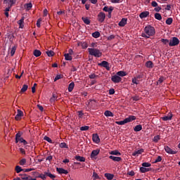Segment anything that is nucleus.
<instances>
[{"label":"nucleus","instance_id":"nucleus-1","mask_svg":"<svg viewBox=\"0 0 180 180\" xmlns=\"http://www.w3.org/2000/svg\"><path fill=\"white\" fill-rule=\"evenodd\" d=\"M155 34V29L151 25L146 26L144 28V32L141 34L142 37H146V39H150L151 36Z\"/></svg>","mask_w":180,"mask_h":180},{"label":"nucleus","instance_id":"nucleus-21","mask_svg":"<svg viewBox=\"0 0 180 180\" xmlns=\"http://www.w3.org/2000/svg\"><path fill=\"white\" fill-rule=\"evenodd\" d=\"M18 23L19 25V27L20 29H23L24 27V25L23 23H25V17H22L20 20L18 21Z\"/></svg>","mask_w":180,"mask_h":180},{"label":"nucleus","instance_id":"nucleus-22","mask_svg":"<svg viewBox=\"0 0 180 180\" xmlns=\"http://www.w3.org/2000/svg\"><path fill=\"white\" fill-rule=\"evenodd\" d=\"M56 171L58 172V174H65V175H67V174H68V171L63 168H57Z\"/></svg>","mask_w":180,"mask_h":180},{"label":"nucleus","instance_id":"nucleus-58","mask_svg":"<svg viewBox=\"0 0 180 180\" xmlns=\"http://www.w3.org/2000/svg\"><path fill=\"white\" fill-rule=\"evenodd\" d=\"M133 84H136V85L139 84V79L137 78L132 79Z\"/></svg>","mask_w":180,"mask_h":180},{"label":"nucleus","instance_id":"nucleus-25","mask_svg":"<svg viewBox=\"0 0 180 180\" xmlns=\"http://www.w3.org/2000/svg\"><path fill=\"white\" fill-rule=\"evenodd\" d=\"M104 116L106 117H113V112L109 110H105L104 112Z\"/></svg>","mask_w":180,"mask_h":180},{"label":"nucleus","instance_id":"nucleus-31","mask_svg":"<svg viewBox=\"0 0 180 180\" xmlns=\"http://www.w3.org/2000/svg\"><path fill=\"white\" fill-rule=\"evenodd\" d=\"M65 59L67 61H71V60H72V55H70L69 53H65Z\"/></svg>","mask_w":180,"mask_h":180},{"label":"nucleus","instance_id":"nucleus-34","mask_svg":"<svg viewBox=\"0 0 180 180\" xmlns=\"http://www.w3.org/2000/svg\"><path fill=\"white\" fill-rule=\"evenodd\" d=\"M143 129V127L141 125H136L134 128V131H141Z\"/></svg>","mask_w":180,"mask_h":180},{"label":"nucleus","instance_id":"nucleus-54","mask_svg":"<svg viewBox=\"0 0 180 180\" xmlns=\"http://www.w3.org/2000/svg\"><path fill=\"white\" fill-rule=\"evenodd\" d=\"M161 161H162V158H161V156H158L155 160V162H161Z\"/></svg>","mask_w":180,"mask_h":180},{"label":"nucleus","instance_id":"nucleus-64","mask_svg":"<svg viewBox=\"0 0 180 180\" xmlns=\"http://www.w3.org/2000/svg\"><path fill=\"white\" fill-rule=\"evenodd\" d=\"M19 150L21 154H26V151L25 150L24 148H20Z\"/></svg>","mask_w":180,"mask_h":180},{"label":"nucleus","instance_id":"nucleus-8","mask_svg":"<svg viewBox=\"0 0 180 180\" xmlns=\"http://www.w3.org/2000/svg\"><path fill=\"white\" fill-rule=\"evenodd\" d=\"M111 80L114 84H119L122 81V77H119L117 74L115 75L112 76Z\"/></svg>","mask_w":180,"mask_h":180},{"label":"nucleus","instance_id":"nucleus-11","mask_svg":"<svg viewBox=\"0 0 180 180\" xmlns=\"http://www.w3.org/2000/svg\"><path fill=\"white\" fill-rule=\"evenodd\" d=\"M98 65L100 67H103L104 68L107 69L108 71H109V70H110V68L109 67V63H108L105 60H103L101 63H98Z\"/></svg>","mask_w":180,"mask_h":180},{"label":"nucleus","instance_id":"nucleus-41","mask_svg":"<svg viewBox=\"0 0 180 180\" xmlns=\"http://www.w3.org/2000/svg\"><path fill=\"white\" fill-rule=\"evenodd\" d=\"M82 19L84 23H85L86 25H89L91 23V20H89L88 19V18H84L83 17Z\"/></svg>","mask_w":180,"mask_h":180},{"label":"nucleus","instance_id":"nucleus-60","mask_svg":"<svg viewBox=\"0 0 180 180\" xmlns=\"http://www.w3.org/2000/svg\"><path fill=\"white\" fill-rule=\"evenodd\" d=\"M41 23V18H39V19H38V20L37 21V26L38 27H40Z\"/></svg>","mask_w":180,"mask_h":180},{"label":"nucleus","instance_id":"nucleus-16","mask_svg":"<svg viewBox=\"0 0 180 180\" xmlns=\"http://www.w3.org/2000/svg\"><path fill=\"white\" fill-rule=\"evenodd\" d=\"M109 158H110V160L115 161V162H120V161H122V158H120V157L110 155V156H109Z\"/></svg>","mask_w":180,"mask_h":180},{"label":"nucleus","instance_id":"nucleus-15","mask_svg":"<svg viewBox=\"0 0 180 180\" xmlns=\"http://www.w3.org/2000/svg\"><path fill=\"white\" fill-rule=\"evenodd\" d=\"M92 140L94 143L98 144L101 141V139H99V136H98V134H94L92 136Z\"/></svg>","mask_w":180,"mask_h":180},{"label":"nucleus","instance_id":"nucleus-50","mask_svg":"<svg viewBox=\"0 0 180 180\" xmlns=\"http://www.w3.org/2000/svg\"><path fill=\"white\" fill-rule=\"evenodd\" d=\"M93 177L94 178V180H96V179H101L99 178V175H98V174H96V172H93Z\"/></svg>","mask_w":180,"mask_h":180},{"label":"nucleus","instance_id":"nucleus-42","mask_svg":"<svg viewBox=\"0 0 180 180\" xmlns=\"http://www.w3.org/2000/svg\"><path fill=\"white\" fill-rule=\"evenodd\" d=\"M59 147L60 148H68V146H67V143H65V142L60 143Z\"/></svg>","mask_w":180,"mask_h":180},{"label":"nucleus","instance_id":"nucleus-5","mask_svg":"<svg viewBox=\"0 0 180 180\" xmlns=\"http://www.w3.org/2000/svg\"><path fill=\"white\" fill-rule=\"evenodd\" d=\"M15 143H22L24 146L27 144V141L22 138V134H20V132L15 134Z\"/></svg>","mask_w":180,"mask_h":180},{"label":"nucleus","instance_id":"nucleus-29","mask_svg":"<svg viewBox=\"0 0 180 180\" xmlns=\"http://www.w3.org/2000/svg\"><path fill=\"white\" fill-rule=\"evenodd\" d=\"M111 155H122V153L119 150H112L109 153Z\"/></svg>","mask_w":180,"mask_h":180},{"label":"nucleus","instance_id":"nucleus-36","mask_svg":"<svg viewBox=\"0 0 180 180\" xmlns=\"http://www.w3.org/2000/svg\"><path fill=\"white\" fill-rule=\"evenodd\" d=\"M92 37H94V39H98V37H101V33H99V32H93Z\"/></svg>","mask_w":180,"mask_h":180},{"label":"nucleus","instance_id":"nucleus-32","mask_svg":"<svg viewBox=\"0 0 180 180\" xmlns=\"http://www.w3.org/2000/svg\"><path fill=\"white\" fill-rule=\"evenodd\" d=\"M74 86H75V84H74V82H72L68 86V91L70 92H72V90L74 89Z\"/></svg>","mask_w":180,"mask_h":180},{"label":"nucleus","instance_id":"nucleus-51","mask_svg":"<svg viewBox=\"0 0 180 180\" xmlns=\"http://www.w3.org/2000/svg\"><path fill=\"white\" fill-rule=\"evenodd\" d=\"M61 78H63V75H58L56 76V77L54 79V82H56V81H58V79H61Z\"/></svg>","mask_w":180,"mask_h":180},{"label":"nucleus","instance_id":"nucleus-44","mask_svg":"<svg viewBox=\"0 0 180 180\" xmlns=\"http://www.w3.org/2000/svg\"><path fill=\"white\" fill-rule=\"evenodd\" d=\"M174 20H172V18H169L166 20V25H172V22Z\"/></svg>","mask_w":180,"mask_h":180},{"label":"nucleus","instance_id":"nucleus-37","mask_svg":"<svg viewBox=\"0 0 180 180\" xmlns=\"http://www.w3.org/2000/svg\"><path fill=\"white\" fill-rule=\"evenodd\" d=\"M155 18L157 19V20H161L162 19V16H161V14L156 13H155Z\"/></svg>","mask_w":180,"mask_h":180},{"label":"nucleus","instance_id":"nucleus-33","mask_svg":"<svg viewBox=\"0 0 180 180\" xmlns=\"http://www.w3.org/2000/svg\"><path fill=\"white\" fill-rule=\"evenodd\" d=\"M117 75L119 77H126V75H127V73H126V72L124 71H119L117 72Z\"/></svg>","mask_w":180,"mask_h":180},{"label":"nucleus","instance_id":"nucleus-19","mask_svg":"<svg viewBox=\"0 0 180 180\" xmlns=\"http://www.w3.org/2000/svg\"><path fill=\"white\" fill-rule=\"evenodd\" d=\"M113 9H114V8H113V6H110V7H108V6H105L103 8V11H104V12H108V13H112V12H113Z\"/></svg>","mask_w":180,"mask_h":180},{"label":"nucleus","instance_id":"nucleus-4","mask_svg":"<svg viewBox=\"0 0 180 180\" xmlns=\"http://www.w3.org/2000/svg\"><path fill=\"white\" fill-rule=\"evenodd\" d=\"M47 176L51 178V179H54L56 178V175L51 174L50 172H45L44 174H40L38 176V178H41V179L46 180L47 179Z\"/></svg>","mask_w":180,"mask_h":180},{"label":"nucleus","instance_id":"nucleus-59","mask_svg":"<svg viewBox=\"0 0 180 180\" xmlns=\"http://www.w3.org/2000/svg\"><path fill=\"white\" fill-rule=\"evenodd\" d=\"M154 11L155 12H160V11H161V6H156L155 8H154Z\"/></svg>","mask_w":180,"mask_h":180},{"label":"nucleus","instance_id":"nucleus-57","mask_svg":"<svg viewBox=\"0 0 180 180\" xmlns=\"http://www.w3.org/2000/svg\"><path fill=\"white\" fill-rule=\"evenodd\" d=\"M89 77L90 79H95V78H96V75L93 73V74L90 75Z\"/></svg>","mask_w":180,"mask_h":180},{"label":"nucleus","instance_id":"nucleus-47","mask_svg":"<svg viewBox=\"0 0 180 180\" xmlns=\"http://www.w3.org/2000/svg\"><path fill=\"white\" fill-rule=\"evenodd\" d=\"M80 45L82 46V49H87L88 48V44H86V42H81Z\"/></svg>","mask_w":180,"mask_h":180},{"label":"nucleus","instance_id":"nucleus-35","mask_svg":"<svg viewBox=\"0 0 180 180\" xmlns=\"http://www.w3.org/2000/svg\"><path fill=\"white\" fill-rule=\"evenodd\" d=\"M146 67H147V68H153V62L150 60L146 62Z\"/></svg>","mask_w":180,"mask_h":180},{"label":"nucleus","instance_id":"nucleus-28","mask_svg":"<svg viewBox=\"0 0 180 180\" xmlns=\"http://www.w3.org/2000/svg\"><path fill=\"white\" fill-rule=\"evenodd\" d=\"M75 160L79 161L80 162H85V158L82 156H75Z\"/></svg>","mask_w":180,"mask_h":180},{"label":"nucleus","instance_id":"nucleus-30","mask_svg":"<svg viewBox=\"0 0 180 180\" xmlns=\"http://www.w3.org/2000/svg\"><path fill=\"white\" fill-rule=\"evenodd\" d=\"M24 7L27 9V11H30V9L33 8V4H32V3L25 4Z\"/></svg>","mask_w":180,"mask_h":180},{"label":"nucleus","instance_id":"nucleus-45","mask_svg":"<svg viewBox=\"0 0 180 180\" xmlns=\"http://www.w3.org/2000/svg\"><path fill=\"white\" fill-rule=\"evenodd\" d=\"M46 54H47L48 57H53V56H54V51H47Z\"/></svg>","mask_w":180,"mask_h":180},{"label":"nucleus","instance_id":"nucleus-52","mask_svg":"<svg viewBox=\"0 0 180 180\" xmlns=\"http://www.w3.org/2000/svg\"><path fill=\"white\" fill-rule=\"evenodd\" d=\"M26 164V159L22 158L20 161V165H25Z\"/></svg>","mask_w":180,"mask_h":180},{"label":"nucleus","instance_id":"nucleus-13","mask_svg":"<svg viewBox=\"0 0 180 180\" xmlns=\"http://www.w3.org/2000/svg\"><path fill=\"white\" fill-rule=\"evenodd\" d=\"M172 112H169L167 114V115L166 116H164V117H162V120L164 121V122H167L168 120H172Z\"/></svg>","mask_w":180,"mask_h":180},{"label":"nucleus","instance_id":"nucleus-40","mask_svg":"<svg viewBox=\"0 0 180 180\" xmlns=\"http://www.w3.org/2000/svg\"><path fill=\"white\" fill-rule=\"evenodd\" d=\"M160 139H161V136H160V135H157L154 136L153 141L154 143H158V141H160Z\"/></svg>","mask_w":180,"mask_h":180},{"label":"nucleus","instance_id":"nucleus-49","mask_svg":"<svg viewBox=\"0 0 180 180\" xmlns=\"http://www.w3.org/2000/svg\"><path fill=\"white\" fill-rule=\"evenodd\" d=\"M80 130L82 131H86V130H89V126H84V127H82L80 128Z\"/></svg>","mask_w":180,"mask_h":180},{"label":"nucleus","instance_id":"nucleus-14","mask_svg":"<svg viewBox=\"0 0 180 180\" xmlns=\"http://www.w3.org/2000/svg\"><path fill=\"white\" fill-rule=\"evenodd\" d=\"M4 4L12 7L16 4V0H4Z\"/></svg>","mask_w":180,"mask_h":180},{"label":"nucleus","instance_id":"nucleus-53","mask_svg":"<svg viewBox=\"0 0 180 180\" xmlns=\"http://www.w3.org/2000/svg\"><path fill=\"white\" fill-rule=\"evenodd\" d=\"M21 179H23V180H29V176H27V174H22L21 176Z\"/></svg>","mask_w":180,"mask_h":180},{"label":"nucleus","instance_id":"nucleus-10","mask_svg":"<svg viewBox=\"0 0 180 180\" xmlns=\"http://www.w3.org/2000/svg\"><path fill=\"white\" fill-rule=\"evenodd\" d=\"M165 150L167 154L172 155L176 154V153H178V151L172 150L171 148H169V146H165Z\"/></svg>","mask_w":180,"mask_h":180},{"label":"nucleus","instance_id":"nucleus-55","mask_svg":"<svg viewBox=\"0 0 180 180\" xmlns=\"http://www.w3.org/2000/svg\"><path fill=\"white\" fill-rule=\"evenodd\" d=\"M164 77H160V79L158 80V84H162V82H164Z\"/></svg>","mask_w":180,"mask_h":180},{"label":"nucleus","instance_id":"nucleus-3","mask_svg":"<svg viewBox=\"0 0 180 180\" xmlns=\"http://www.w3.org/2000/svg\"><path fill=\"white\" fill-rule=\"evenodd\" d=\"M133 120H136V116L130 115L129 117L125 118L122 121L116 122V124H120V126H123V124H126V123H130V122H133Z\"/></svg>","mask_w":180,"mask_h":180},{"label":"nucleus","instance_id":"nucleus-23","mask_svg":"<svg viewBox=\"0 0 180 180\" xmlns=\"http://www.w3.org/2000/svg\"><path fill=\"white\" fill-rule=\"evenodd\" d=\"M104 176H105L107 179H108V180H112V179H113V178H115V175H114V174H110V173H105V174H104Z\"/></svg>","mask_w":180,"mask_h":180},{"label":"nucleus","instance_id":"nucleus-38","mask_svg":"<svg viewBox=\"0 0 180 180\" xmlns=\"http://www.w3.org/2000/svg\"><path fill=\"white\" fill-rule=\"evenodd\" d=\"M16 52V46H13L11 50V56L13 57L15 56V53Z\"/></svg>","mask_w":180,"mask_h":180},{"label":"nucleus","instance_id":"nucleus-20","mask_svg":"<svg viewBox=\"0 0 180 180\" xmlns=\"http://www.w3.org/2000/svg\"><path fill=\"white\" fill-rule=\"evenodd\" d=\"M127 23V18H122L120 22L118 23L119 26L121 27H124V25Z\"/></svg>","mask_w":180,"mask_h":180},{"label":"nucleus","instance_id":"nucleus-46","mask_svg":"<svg viewBox=\"0 0 180 180\" xmlns=\"http://www.w3.org/2000/svg\"><path fill=\"white\" fill-rule=\"evenodd\" d=\"M29 86H27V84H24L22 86V88L21 89V92H26L27 91V88Z\"/></svg>","mask_w":180,"mask_h":180},{"label":"nucleus","instance_id":"nucleus-18","mask_svg":"<svg viewBox=\"0 0 180 180\" xmlns=\"http://www.w3.org/2000/svg\"><path fill=\"white\" fill-rule=\"evenodd\" d=\"M149 15H150V12H148V11H143V12L140 13L139 18L141 19H144L145 18H147L148 16H149Z\"/></svg>","mask_w":180,"mask_h":180},{"label":"nucleus","instance_id":"nucleus-26","mask_svg":"<svg viewBox=\"0 0 180 180\" xmlns=\"http://www.w3.org/2000/svg\"><path fill=\"white\" fill-rule=\"evenodd\" d=\"M140 171L142 174H144L146 172H149V171H151L150 168H146L144 167H140Z\"/></svg>","mask_w":180,"mask_h":180},{"label":"nucleus","instance_id":"nucleus-63","mask_svg":"<svg viewBox=\"0 0 180 180\" xmlns=\"http://www.w3.org/2000/svg\"><path fill=\"white\" fill-rule=\"evenodd\" d=\"M77 113H78L79 117L80 118L82 117V116H84V112H82V111H78Z\"/></svg>","mask_w":180,"mask_h":180},{"label":"nucleus","instance_id":"nucleus-17","mask_svg":"<svg viewBox=\"0 0 180 180\" xmlns=\"http://www.w3.org/2000/svg\"><path fill=\"white\" fill-rule=\"evenodd\" d=\"M143 153H144V149H139L138 150L134 151L132 153L133 157H139V155H140V154H143Z\"/></svg>","mask_w":180,"mask_h":180},{"label":"nucleus","instance_id":"nucleus-43","mask_svg":"<svg viewBox=\"0 0 180 180\" xmlns=\"http://www.w3.org/2000/svg\"><path fill=\"white\" fill-rule=\"evenodd\" d=\"M15 172H17V174H19L20 172H22V171H23V169H22V167L20 166H16L15 167Z\"/></svg>","mask_w":180,"mask_h":180},{"label":"nucleus","instance_id":"nucleus-39","mask_svg":"<svg viewBox=\"0 0 180 180\" xmlns=\"http://www.w3.org/2000/svg\"><path fill=\"white\" fill-rule=\"evenodd\" d=\"M161 41L165 46H167L168 44H169V40L167 39H162Z\"/></svg>","mask_w":180,"mask_h":180},{"label":"nucleus","instance_id":"nucleus-6","mask_svg":"<svg viewBox=\"0 0 180 180\" xmlns=\"http://www.w3.org/2000/svg\"><path fill=\"white\" fill-rule=\"evenodd\" d=\"M179 44V39L176 37H173L169 42V47H174Z\"/></svg>","mask_w":180,"mask_h":180},{"label":"nucleus","instance_id":"nucleus-12","mask_svg":"<svg viewBox=\"0 0 180 180\" xmlns=\"http://www.w3.org/2000/svg\"><path fill=\"white\" fill-rule=\"evenodd\" d=\"M23 116V112L20 110H17V115L15 117V120H20Z\"/></svg>","mask_w":180,"mask_h":180},{"label":"nucleus","instance_id":"nucleus-24","mask_svg":"<svg viewBox=\"0 0 180 180\" xmlns=\"http://www.w3.org/2000/svg\"><path fill=\"white\" fill-rule=\"evenodd\" d=\"M89 108H95V105H96V101L95 100H90L88 103Z\"/></svg>","mask_w":180,"mask_h":180},{"label":"nucleus","instance_id":"nucleus-62","mask_svg":"<svg viewBox=\"0 0 180 180\" xmlns=\"http://www.w3.org/2000/svg\"><path fill=\"white\" fill-rule=\"evenodd\" d=\"M127 175H129V176H134L135 173L134 171H131L127 173Z\"/></svg>","mask_w":180,"mask_h":180},{"label":"nucleus","instance_id":"nucleus-48","mask_svg":"<svg viewBox=\"0 0 180 180\" xmlns=\"http://www.w3.org/2000/svg\"><path fill=\"white\" fill-rule=\"evenodd\" d=\"M142 167H143L145 168H148L149 167H151V163L143 162V163H142Z\"/></svg>","mask_w":180,"mask_h":180},{"label":"nucleus","instance_id":"nucleus-56","mask_svg":"<svg viewBox=\"0 0 180 180\" xmlns=\"http://www.w3.org/2000/svg\"><path fill=\"white\" fill-rule=\"evenodd\" d=\"M151 6H152L153 8H157V6H158V3H157V1H152Z\"/></svg>","mask_w":180,"mask_h":180},{"label":"nucleus","instance_id":"nucleus-27","mask_svg":"<svg viewBox=\"0 0 180 180\" xmlns=\"http://www.w3.org/2000/svg\"><path fill=\"white\" fill-rule=\"evenodd\" d=\"M34 57H40L41 56V51L40 50H34L33 52Z\"/></svg>","mask_w":180,"mask_h":180},{"label":"nucleus","instance_id":"nucleus-61","mask_svg":"<svg viewBox=\"0 0 180 180\" xmlns=\"http://www.w3.org/2000/svg\"><path fill=\"white\" fill-rule=\"evenodd\" d=\"M44 139L46 140V141H48V143H51V139L49 136H45Z\"/></svg>","mask_w":180,"mask_h":180},{"label":"nucleus","instance_id":"nucleus-7","mask_svg":"<svg viewBox=\"0 0 180 180\" xmlns=\"http://www.w3.org/2000/svg\"><path fill=\"white\" fill-rule=\"evenodd\" d=\"M105 18H106V14H105V13L103 12H100L97 15V19L98 22H100L101 23H103V22L105 21Z\"/></svg>","mask_w":180,"mask_h":180},{"label":"nucleus","instance_id":"nucleus-2","mask_svg":"<svg viewBox=\"0 0 180 180\" xmlns=\"http://www.w3.org/2000/svg\"><path fill=\"white\" fill-rule=\"evenodd\" d=\"M88 51L90 56H94V57H96L98 58H99V57H102V52H101L98 49L89 48Z\"/></svg>","mask_w":180,"mask_h":180},{"label":"nucleus","instance_id":"nucleus-9","mask_svg":"<svg viewBox=\"0 0 180 180\" xmlns=\"http://www.w3.org/2000/svg\"><path fill=\"white\" fill-rule=\"evenodd\" d=\"M100 151L98 149L92 150L90 155L91 160H96V156L99 155Z\"/></svg>","mask_w":180,"mask_h":180}]
</instances>
